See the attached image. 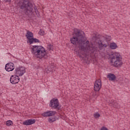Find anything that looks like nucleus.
<instances>
[{"label":"nucleus","mask_w":130,"mask_h":130,"mask_svg":"<svg viewBox=\"0 0 130 130\" xmlns=\"http://www.w3.org/2000/svg\"><path fill=\"white\" fill-rule=\"evenodd\" d=\"M34 9L35 10V12L36 15H38V14H39V12L38 11V9H37V7H36V6H35L34 7Z\"/></svg>","instance_id":"4be33fe9"},{"label":"nucleus","mask_w":130,"mask_h":130,"mask_svg":"<svg viewBox=\"0 0 130 130\" xmlns=\"http://www.w3.org/2000/svg\"><path fill=\"white\" fill-rule=\"evenodd\" d=\"M39 34L41 35V36H43L44 35H45V31H44V30L43 29H40V30L39 31Z\"/></svg>","instance_id":"aec40b11"},{"label":"nucleus","mask_w":130,"mask_h":130,"mask_svg":"<svg viewBox=\"0 0 130 130\" xmlns=\"http://www.w3.org/2000/svg\"><path fill=\"white\" fill-rule=\"evenodd\" d=\"M49 50H53V47H52V46H51V45H50L48 47Z\"/></svg>","instance_id":"5701e85b"},{"label":"nucleus","mask_w":130,"mask_h":130,"mask_svg":"<svg viewBox=\"0 0 130 130\" xmlns=\"http://www.w3.org/2000/svg\"><path fill=\"white\" fill-rule=\"evenodd\" d=\"M101 130H108V128H106V127H102L101 129Z\"/></svg>","instance_id":"b1692460"},{"label":"nucleus","mask_w":130,"mask_h":130,"mask_svg":"<svg viewBox=\"0 0 130 130\" xmlns=\"http://www.w3.org/2000/svg\"><path fill=\"white\" fill-rule=\"evenodd\" d=\"M17 6L21 11H23L25 15L28 13H33V4L29 0H21L17 4Z\"/></svg>","instance_id":"7ed1b4c3"},{"label":"nucleus","mask_w":130,"mask_h":130,"mask_svg":"<svg viewBox=\"0 0 130 130\" xmlns=\"http://www.w3.org/2000/svg\"><path fill=\"white\" fill-rule=\"evenodd\" d=\"M25 37L28 40V42L30 41V39L33 38L34 36H33V33L30 31L27 30L26 34L25 35Z\"/></svg>","instance_id":"ddd939ff"},{"label":"nucleus","mask_w":130,"mask_h":130,"mask_svg":"<svg viewBox=\"0 0 130 130\" xmlns=\"http://www.w3.org/2000/svg\"><path fill=\"white\" fill-rule=\"evenodd\" d=\"M12 124H13V121L11 120H8L6 122V125H7V126H11Z\"/></svg>","instance_id":"6ab92c4d"},{"label":"nucleus","mask_w":130,"mask_h":130,"mask_svg":"<svg viewBox=\"0 0 130 130\" xmlns=\"http://www.w3.org/2000/svg\"><path fill=\"white\" fill-rule=\"evenodd\" d=\"M117 47V45L115 43H111L110 45V48H111V49H116Z\"/></svg>","instance_id":"a211bd4d"},{"label":"nucleus","mask_w":130,"mask_h":130,"mask_svg":"<svg viewBox=\"0 0 130 130\" xmlns=\"http://www.w3.org/2000/svg\"><path fill=\"white\" fill-rule=\"evenodd\" d=\"M5 70L7 72H12L15 70V64L12 62L7 63L5 65Z\"/></svg>","instance_id":"9d476101"},{"label":"nucleus","mask_w":130,"mask_h":130,"mask_svg":"<svg viewBox=\"0 0 130 130\" xmlns=\"http://www.w3.org/2000/svg\"><path fill=\"white\" fill-rule=\"evenodd\" d=\"M39 42H40L39 40L34 38H32L31 39H30L29 42L30 44H32V43H39Z\"/></svg>","instance_id":"dca6fc26"},{"label":"nucleus","mask_w":130,"mask_h":130,"mask_svg":"<svg viewBox=\"0 0 130 130\" xmlns=\"http://www.w3.org/2000/svg\"><path fill=\"white\" fill-rule=\"evenodd\" d=\"M10 81L11 84L16 85V84H18L20 82V77L18 75H12L10 79Z\"/></svg>","instance_id":"1a4fd4ad"},{"label":"nucleus","mask_w":130,"mask_h":130,"mask_svg":"<svg viewBox=\"0 0 130 130\" xmlns=\"http://www.w3.org/2000/svg\"><path fill=\"white\" fill-rule=\"evenodd\" d=\"M25 72L26 69H25V67H21L16 68L14 73L18 77H22V76L25 74Z\"/></svg>","instance_id":"0eeeda50"},{"label":"nucleus","mask_w":130,"mask_h":130,"mask_svg":"<svg viewBox=\"0 0 130 130\" xmlns=\"http://www.w3.org/2000/svg\"><path fill=\"white\" fill-rule=\"evenodd\" d=\"M107 77L109 79V81H115L116 80V76L112 73H109Z\"/></svg>","instance_id":"4468645a"},{"label":"nucleus","mask_w":130,"mask_h":130,"mask_svg":"<svg viewBox=\"0 0 130 130\" xmlns=\"http://www.w3.org/2000/svg\"><path fill=\"white\" fill-rule=\"evenodd\" d=\"M110 103H111V104H112L113 107H114L115 108H118L119 107V104H118V103L116 102V101L111 100L110 101Z\"/></svg>","instance_id":"2eb2a0df"},{"label":"nucleus","mask_w":130,"mask_h":130,"mask_svg":"<svg viewBox=\"0 0 130 130\" xmlns=\"http://www.w3.org/2000/svg\"><path fill=\"white\" fill-rule=\"evenodd\" d=\"M93 116L95 118H99V117H100V114L98 112H96L93 114Z\"/></svg>","instance_id":"412c9836"},{"label":"nucleus","mask_w":130,"mask_h":130,"mask_svg":"<svg viewBox=\"0 0 130 130\" xmlns=\"http://www.w3.org/2000/svg\"><path fill=\"white\" fill-rule=\"evenodd\" d=\"M31 53L34 57L42 59V58H46V51L45 49L42 46H33L31 48Z\"/></svg>","instance_id":"f03ea898"},{"label":"nucleus","mask_w":130,"mask_h":130,"mask_svg":"<svg viewBox=\"0 0 130 130\" xmlns=\"http://www.w3.org/2000/svg\"><path fill=\"white\" fill-rule=\"evenodd\" d=\"M49 106L52 108V109H56L57 111L61 109V106L59 105V102H58V99L53 98L50 101Z\"/></svg>","instance_id":"423d86ee"},{"label":"nucleus","mask_w":130,"mask_h":130,"mask_svg":"<svg viewBox=\"0 0 130 130\" xmlns=\"http://www.w3.org/2000/svg\"><path fill=\"white\" fill-rule=\"evenodd\" d=\"M85 38V32L82 30L74 29V32L73 37L71 39V42L74 45H76L79 48L84 51L86 55L89 53H94L95 51V47L93 44L89 45V41H83Z\"/></svg>","instance_id":"f257e3e1"},{"label":"nucleus","mask_w":130,"mask_h":130,"mask_svg":"<svg viewBox=\"0 0 130 130\" xmlns=\"http://www.w3.org/2000/svg\"><path fill=\"white\" fill-rule=\"evenodd\" d=\"M104 38H105L104 41L99 40L98 41L99 48L100 50H102V49H103V47H107L109 45V44H108V42L111 40V37L109 36H105L104 37Z\"/></svg>","instance_id":"39448f33"},{"label":"nucleus","mask_w":130,"mask_h":130,"mask_svg":"<svg viewBox=\"0 0 130 130\" xmlns=\"http://www.w3.org/2000/svg\"><path fill=\"white\" fill-rule=\"evenodd\" d=\"M36 122V120L33 119L26 120L25 121H23V124L24 125H31L32 124H34Z\"/></svg>","instance_id":"f8f14e48"},{"label":"nucleus","mask_w":130,"mask_h":130,"mask_svg":"<svg viewBox=\"0 0 130 130\" xmlns=\"http://www.w3.org/2000/svg\"><path fill=\"white\" fill-rule=\"evenodd\" d=\"M101 87H102L101 80L100 79L96 80L94 84V90L95 92H99L100 89H101Z\"/></svg>","instance_id":"6e6552de"},{"label":"nucleus","mask_w":130,"mask_h":130,"mask_svg":"<svg viewBox=\"0 0 130 130\" xmlns=\"http://www.w3.org/2000/svg\"><path fill=\"white\" fill-rule=\"evenodd\" d=\"M55 113H56V112L55 111H49L43 113L42 116H44V117H49V116H53V115H55Z\"/></svg>","instance_id":"9b49d317"},{"label":"nucleus","mask_w":130,"mask_h":130,"mask_svg":"<svg viewBox=\"0 0 130 130\" xmlns=\"http://www.w3.org/2000/svg\"><path fill=\"white\" fill-rule=\"evenodd\" d=\"M109 59L114 68H120L123 64L122 57L119 53H113L110 54Z\"/></svg>","instance_id":"20e7f679"},{"label":"nucleus","mask_w":130,"mask_h":130,"mask_svg":"<svg viewBox=\"0 0 130 130\" xmlns=\"http://www.w3.org/2000/svg\"><path fill=\"white\" fill-rule=\"evenodd\" d=\"M56 119H57V117H53L49 118L48 120L50 123H51L52 122H54V121H56Z\"/></svg>","instance_id":"f3484780"},{"label":"nucleus","mask_w":130,"mask_h":130,"mask_svg":"<svg viewBox=\"0 0 130 130\" xmlns=\"http://www.w3.org/2000/svg\"><path fill=\"white\" fill-rule=\"evenodd\" d=\"M5 3H11L12 2V0H4Z\"/></svg>","instance_id":"393cba45"}]
</instances>
